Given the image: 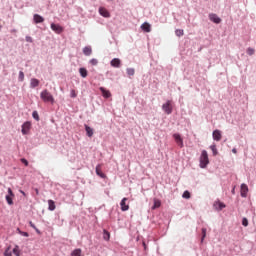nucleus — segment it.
Instances as JSON below:
<instances>
[{"instance_id":"obj_1","label":"nucleus","mask_w":256,"mask_h":256,"mask_svg":"<svg viewBox=\"0 0 256 256\" xmlns=\"http://www.w3.org/2000/svg\"><path fill=\"white\" fill-rule=\"evenodd\" d=\"M40 99H42L44 103H51V105L55 103V98L53 97V94H51V92H49V90L47 89H44L40 93Z\"/></svg>"},{"instance_id":"obj_2","label":"nucleus","mask_w":256,"mask_h":256,"mask_svg":"<svg viewBox=\"0 0 256 256\" xmlns=\"http://www.w3.org/2000/svg\"><path fill=\"white\" fill-rule=\"evenodd\" d=\"M199 163L200 169H206L209 165V154L207 153V150H202Z\"/></svg>"},{"instance_id":"obj_3","label":"nucleus","mask_w":256,"mask_h":256,"mask_svg":"<svg viewBox=\"0 0 256 256\" xmlns=\"http://www.w3.org/2000/svg\"><path fill=\"white\" fill-rule=\"evenodd\" d=\"M162 110L166 115H171L173 113V106L171 105V100H167L166 103L162 105Z\"/></svg>"},{"instance_id":"obj_4","label":"nucleus","mask_w":256,"mask_h":256,"mask_svg":"<svg viewBox=\"0 0 256 256\" xmlns=\"http://www.w3.org/2000/svg\"><path fill=\"white\" fill-rule=\"evenodd\" d=\"M22 135H27L31 131V122L27 121L22 124Z\"/></svg>"},{"instance_id":"obj_5","label":"nucleus","mask_w":256,"mask_h":256,"mask_svg":"<svg viewBox=\"0 0 256 256\" xmlns=\"http://www.w3.org/2000/svg\"><path fill=\"white\" fill-rule=\"evenodd\" d=\"M50 28L52 29V31H55L57 33V35H61V32L63 31L62 26L59 24H55V23H52L50 25Z\"/></svg>"},{"instance_id":"obj_6","label":"nucleus","mask_w":256,"mask_h":256,"mask_svg":"<svg viewBox=\"0 0 256 256\" xmlns=\"http://www.w3.org/2000/svg\"><path fill=\"white\" fill-rule=\"evenodd\" d=\"M111 67H114V69H119L121 67V59L114 58L110 61Z\"/></svg>"},{"instance_id":"obj_7","label":"nucleus","mask_w":256,"mask_h":256,"mask_svg":"<svg viewBox=\"0 0 256 256\" xmlns=\"http://www.w3.org/2000/svg\"><path fill=\"white\" fill-rule=\"evenodd\" d=\"M209 19L212 21V23H215L216 25H219V23H221V19L215 13L209 14Z\"/></svg>"},{"instance_id":"obj_8","label":"nucleus","mask_w":256,"mask_h":256,"mask_svg":"<svg viewBox=\"0 0 256 256\" xmlns=\"http://www.w3.org/2000/svg\"><path fill=\"white\" fill-rule=\"evenodd\" d=\"M173 138L175 139V142L177 143V145L179 147H183L184 146L183 138H181L180 134H177V133L173 134Z\"/></svg>"},{"instance_id":"obj_9","label":"nucleus","mask_w":256,"mask_h":256,"mask_svg":"<svg viewBox=\"0 0 256 256\" xmlns=\"http://www.w3.org/2000/svg\"><path fill=\"white\" fill-rule=\"evenodd\" d=\"M45 21V18L39 14H34L33 15V22L38 25V23H43Z\"/></svg>"},{"instance_id":"obj_10","label":"nucleus","mask_w":256,"mask_h":256,"mask_svg":"<svg viewBox=\"0 0 256 256\" xmlns=\"http://www.w3.org/2000/svg\"><path fill=\"white\" fill-rule=\"evenodd\" d=\"M212 137H213V140L214 141H221V130H214L213 133H212Z\"/></svg>"},{"instance_id":"obj_11","label":"nucleus","mask_w":256,"mask_h":256,"mask_svg":"<svg viewBox=\"0 0 256 256\" xmlns=\"http://www.w3.org/2000/svg\"><path fill=\"white\" fill-rule=\"evenodd\" d=\"M121 211H129V205H127V198H123L120 202Z\"/></svg>"},{"instance_id":"obj_12","label":"nucleus","mask_w":256,"mask_h":256,"mask_svg":"<svg viewBox=\"0 0 256 256\" xmlns=\"http://www.w3.org/2000/svg\"><path fill=\"white\" fill-rule=\"evenodd\" d=\"M99 14H100L102 17H106V18L111 17V14L109 13V11H108L107 9H105L104 7H100V8H99Z\"/></svg>"},{"instance_id":"obj_13","label":"nucleus","mask_w":256,"mask_h":256,"mask_svg":"<svg viewBox=\"0 0 256 256\" xmlns=\"http://www.w3.org/2000/svg\"><path fill=\"white\" fill-rule=\"evenodd\" d=\"M141 29L142 31H144L145 33H151V24L147 23V22H144L142 25H141Z\"/></svg>"},{"instance_id":"obj_14","label":"nucleus","mask_w":256,"mask_h":256,"mask_svg":"<svg viewBox=\"0 0 256 256\" xmlns=\"http://www.w3.org/2000/svg\"><path fill=\"white\" fill-rule=\"evenodd\" d=\"M99 90L101 91L102 96H103L105 99H109V97H111V92H110L109 90H106V89L103 88V87H100Z\"/></svg>"},{"instance_id":"obj_15","label":"nucleus","mask_w":256,"mask_h":256,"mask_svg":"<svg viewBox=\"0 0 256 256\" xmlns=\"http://www.w3.org/2000/svg\"><path fill=\"white\" fill-rule=\"evenodd\" d=\"M249 192V187L246 184H241V197H247V193Z\"/></svg>"},{"instance_id":"obj_16","label":"nucleus","mask_w":256,"mask_h":256,"mask_svg":"<svg viewBox=\"0 0 256 256\" xmlns=\"http://www.w3.org/2000/svg\"><path fill=\"white\" fill-rule=\"evenodd\" d=\"M214 207L217 211H223V209H225V203L223 202H215L214 203Z\"/></svg>"},{"instance_id":"obj_17","label":"nucleus","mask_w":256,"mask_h":256,"mask_svg":"<svg viewBox=\"0 0 256 256\" xmlns=\"http://www.w3.org/2000/svg\"><path fill=\"white\" fill-rule=\"evenodd\" d=\"M83 53L86 57H90V55L93 53V49L91 46H86L83 48Z\"/></svg>"},{"instance_id":"obj_18","label":"nucleus","mask_w":256,"mask_h":256,"mask_svg":"<svg viewBox=\"0 0 256 256\" xmlns=\"http://www.w3.org/2000/svg\"><path fill=\"white\" fill-rule=\"evenodd\" d=\"M35 87H39V80L36 78H31L30 89H35Z\"/></svg>"},{"instance_id":"obj_19","label":"nucleus","mask_w":256,"mask_h":256,"mask_svg":"<svg viewBox=\"0 0 256 256\" xmlns=\"http://www.w3.org/2000/svg\"><path fill=\"white\" fill-rule=\"evenodd\" d=\"M95 171H96V175H98V177H101V179H105V174L101 171V165H97L96 166V169H95Z\"/></svg>"},{"instance_id":"obj_20","label":"nucleus","mask_w":256,"mask_h":256,"mask_svg":"<svg viewBox=\"0 0 256 256\" xmlns=\"http://www.w3.org/2000/svg\"><path fill=\"white\" fill-rule=\"evenodd\" d=\"M159 207H161V200L154 199V204L151 207L152 211H155V209H159Z\"/></svg>"},{"instance_id":"obj_21","label":"nucleus","mask_w":256,"mask_h":256,"mask_svg":"<svg viewBox=\"0 0 256 256\" xmlns=\"http://www.w3.org/2000/svg\"><path fill=\"white\" fill-rule=\"evenodd\" d=\"M48 209H49V211H55V209H56L55 201L48 200Z\"/></svg>"},{"instance_id":"obj_22","label":"nucleus","mask_w":256,"mask_h":256,"mask_svg":"<svg viewBox=\"0 0 256 256\" xmlns=\"http://www.w3.org/2000/svg\"><path fill=\"white\" fill-rule=\"evenodd\" d=\"M85 131L87 137H91L93 135V128L89 127V125H85Z\"/></svg>"},{"instance_id":"obj_23","label":"nucleus","mask_w":256,"mask_h":256,"mask_svg":"<svg viewBox=\"0 0 256 256\" xmlns=\"http://www.w3.org/2000/svg\"><path fill=\"white\" fill-rule=\"evenodd\" d=\"M71 256H83L82 250L80 248H76L72 251Z\"/></svg>"},{"instance_id":"obj_24","label":"nucleus","mask_w":256,"mask_h":256,"mask_svg":"<svg viewBox=\"0 0 256 256\" xmlns=\"http://www.w3.org/2000/svg\"><path fill=\"white\" fill-rule=\"evenodd\" d=\"M126 74L128 77H133L135 75V68H127Z\"/></svg>"},{"instance_id":"obj_25","label":"nucleus","mask_w":256,"mask_h":256,"mask_svg":"<svg viewBox=\"0 0 256 256\" xmlns=\"http://www.w3.org/2000/svg\"><path fill=\"white\" fill-rule=\"evenodd\" d=\"M79 73H80V76L85 79V77H87L88 75V72H87V69L86 68H80L79 69Z\"/></svg>"},{"instance_id":"obj_26","label":"nucleus","mask_w":256,"mask_h":256,"mask_svg":"<svg viewBox=\"0 0 256 256\" xmlns=\"http://www.w3.org/2000/svg\"><path fill=\"white\" fill-rule=\"evenodd\" d=\"M103 239L104 241H109L111 239V234L107 230H103Z\"/></svg>"},{"instance_id":"obj_27","label":"nucleus","mask_w":256,"mask_h":256,"mask_svg":"<svg viewBox=\"0 0 256 256\" xmlns=\"http://www.w3.org/2000/svg\"><path fill=\"white\" fill-rule=\"evenodd\" d=\"M210 149H211V151H212L214 157L219 154V151H217V146H216L215 144H212V145L210 146Z\"/></svg>"},{"instance_id":"obj_28","label":"nucleus","mask_w":256,"mask_h":256,"mask_svg":"<svg viewBox=\"0 0 256 256\" xmlns=\"http://www.w3.org/2000/svg\"><path fill=\"white\" fill-rule=\"evenodd\" d=\"M13 197H15V196H9V195L5 196V199L8 203V205H13Z\"/></svg>"},{"instance_id":"obj_29","label":"nucleus","mask_w":256,"mask_h":256,"mask_svg":"<svg viewBox=\"0 0 256 256\" xmlns=\"http://www.w3.org/2000/svg\"><path fill=\"white\" fill-rule=\"evenodd\" d=\"M205 237H207V228H202L201 243H203V241H205Z\"/></svg>"},{"instance_id":"obj_30","label":"nucleus","mask_w":256,"mask_h":256,"mask_svg":"<svg viewBox=\"0 0 256 256\" xmlns=\"http://www.w3.org/2000/svg\"><path fill=\"white\" fill-rule=\"evenodd\" d=\"M183 199H191V193L189 191H184L182 194Z\"/></svg>"},{"instance_id":"obj_31","label":"nucleus","mask_w":256,"mask_h":256,"mask_svg":"<svg viewBox=\"0 0 256 256\" xmlns=\"http://www.w3.org/2000/svg\"><path fill=\"white\" fill-rule=\"evenodd\" d=\"M32 117L33 119H35V121H39V112H37L36 110L32 112Z\"/></svg>"},{"instance_id":"obj_32","label":"nucleus","mask_w":256,"mask_h":256,"mask_svg":"<svg viewBox=\"0 0 256 256\" xmlns=\"http://www.w3.org/2000/svg\"><path fill=\"white\" fill-rule=\"evenodd\" d=\"M24 80H25V73H23V71H20L18 75V81H24Z\"/></svg>"},{"instance_id":"obj_33","label":"nucleus","mask_w":256,"mask_h":256,"mask_svg":"<svg viewBox=\"0 0 256 256\" xmlns=\"http://www.w3.org/2000/svg\"><path fill=\"white\" fill-rule=\"evenodd\" d=\"M175 35L177 37H183V29H176Z\"/></svg>"},{"instance_id":"obj_34","label":"nucleus","mask_w":256,"mask_h":256,"mask_svg":"<svg viewBox=\"0 0 256 256\" xmlns=\"http://www.w3.org/2000/svg\"><path fill=\"white\" fill-rule=\"evenodd\" d=\"M246 53L247 55H255V49L249 47L247 50H246Z\"/></svg>"},{"instance_id":"obj_35","label":"nucleus","mask_w":256,"mask_h":256,"mask_svg":"<svg viewBox=\"0 0 256 256\" xmlns=\"http://www.w3.org/2000/svg\"><path fill=\"white\" fill-rule=\"evenodd\" d=\"M17 231L19 235H22V237H29V233L21 231V229L17 228Z\"/></svg>"},{"instance_id":"obj_36","label":"nucleus","mask_w":256,"mask_h":256,"mask_svg":"<svg viewBox=\"0 0 256 256\" xmlns=\"http://www.w3.org/2000/svg\"><path fill=\"white\" fill-rule=\"evenodd\" d=\"M13 253H14V255H16V256H19V255H20L19 246H15V247L13 248Z\"/></svg>"},{"instance_id":"obj_37","label":"nucleus","mask_w":256,"mask_h":256,"mask_svg":"<svg viewBox=\"0 0 256 256\" xmlns=\"http://www.w3.org/2000/svg\"><path fill=\"white\" fill-rule=\"evenodd\" d=\"M90 65H98L99 63V60L95 59V58H92L90 61H89Z\"/></svg>"},{"instance_id":"obj_38","label":"nucleus","mask_w":256,"mask_h":256,"mask_svg":"<svg viewBox=\"0 0 256 256\" xmlns=\"http://www.w3.org/2000/svg\"><path fill=\"white\" fill-rule=\"evenodd\" d=\"M242 225H243V227H248V225H249V220H247V218H243V219H242Z\"/></svg>"},{"instance_id":"obj_39","label":"nucleus","mask_w":256,"mask_h":256,"mask_svg":"<svg viewBox=\"0 0 256 256\" xmlns=\"http://www.w3.org/2000/svg\"><path fill=\"white\" fill-rule=\"evenodd\" d=\"M70 97L72 98V99H75V97H77V92H75V90H71L70 91Z\"/></svg>"},{"instance_id":"obj_40","label":"nucleus","mask_w":256,"mask_h":256,"mask_svg":"<svg viewBox=\"0 0 256 256\" xmlns=\"http://www.w3.org/2000/svg\"><path fill=\"white\" fill-rule=\"evenodd\" d=\"M21 163H23L25 165V167L29 166V161H27V159H25V158L21 159Z\"/></svg>"},{"instance_id":"obj_41","label":"nucleus","mask_w":256,"mask_h":256,"mask_svg":"<svg viewBox=\"0 0 256 256\" xmlns=\"http://www.w3.org/2000/svg\"><path fill=\"white\" fill-rule=\"evenodd\" d=\"M25 39L27 43H33V38L31 36H26Z\"/></svg>"},{"instance_id":"obj_42","label":"nucleus","mask_w":256,"mask_h":256,"mask_svg":"<svg viewBox=\"0 0 256 256\" xmlns=\"http://www.w3.org/2000/svg\"><path fill=\"white\" fill-rule=\"evenodd\" d=\"M8 195L10 197H15V194L13 193V190L11 188H8Z\"/></svg>"},{"instance_id":"obj_43","label":"nucleus","mask_w":256,"mask_h":256,"mask_svg":"<svg viewBox=\"0 0 256 256\" xmlns=\"http://www.w3.org/2000/svg\"><path fill=\"white\" fill-rule=\"evenodd\" d=\"M11 255H12L11 250H9V248L6 249L4 252V256H11Z\"/></svg>"},{"instance_id":"obj_44","label":"nucleus","mask_w":256,"mask_h":256,"mask_svg":"<svg viewBox=\"0 0 256 256\" xmlns=\"http://www.w3.org/2000/svg\"><path fill=\"white\" fill-rule=\"evenodd\" d=\"M29 225H30V227H32V229H35L37 227V226H35V224L32 221L29 222Z\"/></svg>"},{"instance_id":"obj_45","label":"nucleus","mask_w":256,"mask_h":256,"mask_svg":"<svg viewBox=\"0 0 256 256\" xmlns=\"http://www.w3.org/2000/svg\"><path fill=\"white\" fill-rule=\"evenodd\" d=\"M34 230L36 231V233L38 234V235H41V231L36 227V228H34Z\"/></svg>"},{"instance_id":"obj_46","label":"nucleus","mask_w":256,"mask_h":256,"mask_svg":"<svg viewBox=\"0 0 256 256\" xmlns=\"http://www.w3.org/2000/svg\"><path fill=\"white\" fill-rule=\"evenodd\" d=\"M142 245L144 247V251H147V244L145 242H143Z\"/></svg>"},{"instance_id":"obj_47","label":"nucleus","mask_w":256,"mask_h":256,"mask_svg":"<svg viewBox=\"0 0 256 256\" xmlns=\"http://www.w3.org/2000/svg\"><path fill=\"white\" fill-rule=\"evenodd\" d=\"M20 193H21L24 197H27V194L25 193V191L20 190Z\"/></svg>"},{"instance_id":"obj_48","label":"nucleus","mask_w":256,"mask_h":256,"mask_svg":"<svg viewBox=\"0 0 256 256\" xmlns=\"http://www.w3.org/2000/svg\"><path fill=\"white\" fill-rule=\"evenodd\" d=\"M11 33H17V29L10 30Z\"/></svg>"},{"instance_id":"obj_49","label":"nucleus","mask_w":256,"mask_h":256,"mask_svg":"<svg viewBox=\"0 0 256 256\" xmlns=\"http://www.w3.org/2000/svg\"><path fill=\"white\" fill-rule=\"evenodd\" d=\"M232 153H237V149H236V148H233V149H232Z\"/></svg>"},{"instance_id":"obj_50","label":"nucleus","mask_w":256,"mask_h":256,"mask_svg":"<svg viewBox=\"0 0 256 256\" xmlns=\"http://www.w3.org/2000/svg\"><path fill=\"white\" fill-rule=\"evenodd\" d=\"M232 193L235 194V188L232 189Z\"/></svg>"},{"instance_id":"obj_51","label":"nucleus","mask_w":256,"mask_h":256,"mask_svg":"<svg viewBox=\"0 0 256 256\" xmlns=\"http://www.w3.org/2000/svg\"><path fill=\"white\" fill-rule=\"evenodd\" d=\"M2 28L1 24H0V29Z\"/></svg>"}]
</instances>
